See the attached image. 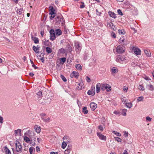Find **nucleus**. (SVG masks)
Returning <instances> with one entry per match:
<instances>
[{"mask_svg":"<svg viewBox=\"0 0 154 154\" xmlns=\"http://www.w3.org/2000/svg\"><path fill=\"white\" fill-rule=\"evenodd\" d=\"M32 39L34 41V42L35 44H38L39 43L38 39L36 37H33V36H32Z\"/></svg>","mask_w":154,"mask_h":154,"instance_id":"nucleus-22","label":"nucleus"},{"mask_svg":"<svg viewBox=\"0 0 154 154\" xmlns=\"http://www.w3.org/2000/svg\"><path fill=\"white\" fill-rule=\"evenodd\" d=\"M133 50L134 51V53L136 55H140L141 54V51L138 48L136 47H133Z\"/></svg>","mask_w":154,"mask_h":154,"instance_id":"nucleus-9","label":"nucleus"},{"mask_svg":"<svg viewBox=\"0 0 154 154\" xmlns=\"http://www.w3.org/2000/svg\"><path fill=\"white\" fill-rule=\"evenodd\" d=\"M143 97L142 96H141L140 97H139L137 99V100L138 102H140L142 101L143 100Z\"/></svg>","mask_w":154,"mask_h":154,"instance_id":"nucleus-43","label":"nucleus"},{"mask_svg":"<svg viewBox=\"0 0 154 154\" xmlns=\"http://www.w3.org/2000/svg\"><path fill=\"white\" fill-rule=\"evenodd\" d=\"M116 51L118 53L122 54L125 51V48L123 46L119 45L116 47Z\"/></svg>","mask_w":154,"mask_h":154,"instance_id":"nucleus-2","label":"nucleus"},{"mask_svg":"<svg viewBox=\"0 0 154 154\" xmlns=\"http://www.w3.org/2000/svg\"><path fill=\"white\" fill-rule=\"evenodd\" d=\"M125 60H126L125 57L123 56L120 55H119L116 59V61L120 63H121V61H124Z\"/></svg>","mask_w":154,"mask_h":154,"instance_id":"nucleus-7","label":"nucleus"},{"mask_svg":"<svg viewBox=\"0 0 154 154\" xmlns=\"http://www.w3.org/2000/svg\"><path fill=\"white\" fill-rule=\"evenodd\" d=\"M50 39L53 41L55 38V31L54 29H51L50 31Z\"/></svg>","mask_w":154,"mask_h":154,"instance_id":"nucleus-6","label":"nucleus"},{"mask_svg":"<svg viewBox=\"0 0 154 154\" xmlns=\"http://www.w3.org/2000/svg\"><path fill=\"white\" fill-rule=\"evenodd\" d=\"M88 132L89 133L91 134L92 132V130L91 129H88Z\"/></svg>","mask_w":154,"mask_h":154,"instance_id":"nucleus-59","label":"nucleus"},{"mask_svg":"<svg viewBox=\"0 0 154 154\" xmlns=\"http://www.w3.org/2000/svg\"><path fill=\"white\" fill-rule=\"evenodd\" d=\"M138 88L140 90L143 91L144 90V88L143 86L140 85L138 86Z\"/></svg>","mask_w":154,"mask_h":154,"instance_id":"nucleus-36","label":"nucleus"},{"mask_svg":"<svg viewBox=\"0 0 154 154\" xmlns=\"http://www.w3.org/2000/svg\"><path fill=\"white\" fill-rule=\"evenodd\" d=\"M113 113L114 114H117V115H118V114H119V112H118V111H114L113 112Z\"/></svg>","mask_w":154,"mask_h":154,"instance_id":"nucleus-57","label":"nucleus"},{"mask_svg":"<svg viewBox=\"0 0 154 154\" xmlns=\"http://www.w3.org/2000/svg\"><path fill=\"white\" fill-rule=\"evenodd\" d=\"M69 142V141L68 140L67 141L65 140V141H64L63 140V141L62 143V148L63 149H64L66 148V147L67 145L66 143H68V142Z\"/></svg>","mask_w":154,"mask_h":154,"instance_id":"nucleus-20","label":"nucleus"},{"mask_svg":"<svg viewBox=\"0 0 154 154\" xmlns=\"http://www.w3.org/2000/svg\"><path fill=\"white\" fill-rule=\"evenodd\" d=\"M55 33L57 35L59 36L62 34L61 31L59 29H57L55 30Z\"/></svg>","mask_w":154,"mask_h":154,"instance_id":"nucleus-25","label":"nucleus"},{"mask_svg":"<svg viewBox=\"0 0 154 154\" xmlns=\"http://www.w3.org/2000/svg\"><path fill=\"white\" fill-rule=\"evenodd\" d=\"M146 88L147 89L151 91H153L154 90V88L153 86L150 84H147L146 85Z\"/></svg>","mask_w":154,"mask_h":154,"instance_id":"nucleus-15","label":"nucleus"},{"mask_svg":"<svg viewBox=\"0 0 154 154\" xmlns=\"http://www.w3.org/2000/svg\"><path fill=\"white\" fill-rule=\"evenodd\" d=\"M97 134L98 137L100 140L105 141L106 140V136L102 134L101 133L97 132Z\"/></svg>","mask_w":154,"mask_h":154,"instance_id":"nucleus-8","label":"nucleus"},{"mask_svg":"<svg viewBox=\"0 0 154 154\" xmlns=\"http://www.w3.org/2000/svg\"><path fill=\"white\" fill-rule=\"evenodd\" d=\"M41 60L43 63H44L45 61L44 58V57H42L41 59Z\"/></svg>","mask_w":154,"mask_h":154,"instance_id":"nucleus-63","label":"nucleus"},{"mask_svg":"<svg viewBox=\"0 0 154 154\" xmlns=\"http://www.w3.org/2000/svg\"><path fill=\"white\" fill-rule=\"evenodd\" d=\"M90 107L92 110H94L97 107V104L94 103H91L90 104Z\"/></svg>","mask_w":154,"mask_h":154,"instance_id":"nucleus-11","label":"nucleus"},{"mask_svg":"<svg viewBox=\"0 0 154 154\" xmlns=\"http://www.w3.org/2000/svg\"><path fill=\"white\" fill-rule=\"evenodd\" d=\"M123 90L124 91H127V89H128V88H126V87H125H125H124L123 88Z\"/></svg>","mask_w":154,"mask_h":154,"instance_id":"nucleus-61","label":"nucleus"},{"mask_svg":"<svg viewBox=\"0 0 154 154\" xmlns=\"http://www.w3.org/2000/svg\"><path fill=\"white\" fill-rule=\"evenodd\" d=\"M96 14H97V15H100V14H101V13L100 12H99L97 9H96Z\"/></svg>","mask_w":154,"mask_h":154,"instance_id":"nucleus-56","label":"nucleus"},{"mask_svg":"<svg viewBox=\"0 0 154 154\" xmlns=\"http://www.w3.org/2000/svg\"><path fill=\"white\" fill-rule=\"evenodd\" d=\"M114 138L118 142H121L122 141V139L119 137H115Z\"/></svg>","mask_w":154,"mask_h":154,"instance_id":"nucleus-42","label":"nucleus"},{"mask_svg":"<svg viewBox=\"0 0 154 154\" xmlns=\"http://www.w3.org/2000/svg\"><path fill=\"white\" fill-rule=\"evenodd\" d=\"M24 140L27 143H28L30 141L29 139L27 137H25L24 138Z\"/></svg>","mask_w":154,"mask_h":154,"instance_id":"nucleus-40","label":"nucleus"},{"mask_svg":"<svg viewBox=\"0 0 154 154\" xmlns=\"http://www.w3.org/2000/svg\"><path fill=\"white\" fill-rule=\"evenodd\" d=\"M86 78V80L88 82H89L91 81V79L90 78H89L88 76H87Z\"/></svg>","mask_w":154,"mask_h":154,"instance_id":"nucleus-51","label":"nucleus"},{"mask_svg":"<svg viewBox=\"0 0 154 154\" xmlns=\"http://www.w3.org/2000/svg\"><path fill=\"white\" fill-rule=\"evenodd\" d=\"M44 121L46 122H49L50 119V118L48 117V118L46 119L45 117L44 118H43L42 119Z\"/></svg>","mask_w":154,"mask_h":154,"instance_id":"nucleus-39","label":"nucleus"},{"mask_svg":"<svg viewBox=\"0 0 154 154\" xmlns=\"http://www.w3.org/2000/svg\"><path fill=\"white\" fill-rule=\"evenodd\" d=\"M101 84L98 83L96 85V92L97 93H98L100 91V88H101Z\"/></svg>","mask_w":154,"mask_h":154,"instance_id":"nucleus-18","label":"nucleus"},{"mask_svg":"<svg viewBox=\"0 0 154 154\" xmlns=\"http://www.w3.org/2000/svg\"><path fill=\"white\" fill-rule=\"evenodd\" d=\"M75 67L76 68L79 70H81L82 69V66L79 64H76Z\"/></svg>","mask_w":154,"mask_h":154,"instance_id":"nucleus-28","label":"nucleus"},{"mask_svg":"<svg viewBox=\"0 0 154 154\" xmlns=\"http://www.w3.org/2000/svg\"><path fill=\"white\" fill-rule=\"evenodd\" d=\"M75 47L76 52L79 53L82 48L81 44L78 42H75Z\"/></svg>","mask_w":154,"mask_h":154,"instance_id":"nucleus-4","label":"nucleus"},{"mask_svg":"<svg viewBox=\"0 0 154 154\" xmlns=\"http://www.w3.org/2000/svg\"><path fill=\"white\" fill-rule=\"evenodd\" d=\"M29 75L30 76L32 77L34 75V74L32 72H30L29 73Z\"/></svg>","mask_w":154,"mask_h":154,"instance_id":"nucleus-60","label":"nucleus"},{"mask_svg":"<svg viewBox=\"0 0 154 154\" xmlns=\"http://www.w3.org/2000/svg\"><path fill=\"white\" fill-rule=\"evenodd\" d=\"M131 65L134 67H135L136 66L137 64L134 62H132L131 63Z\"/></svg>","mask_w":154,"mask_h":154,"instance_id":"nucleus-53","label":"nucleus"},{"mask_svg":"<svg viewBox=\"0 0 154 154\" xmlns=\"http://www.w3.org/2000/svg\"><path fill=\"white\" fill-rule=\"evenodd\" d=\"M35 150V148L32 147H31L29 148V152H30V154H32V152L33 150Z\"/></svg>","mask_w":154,"mask_h":154,"instance_id":"nucleus-37","label":"nucleus"},{"mask_svg":"<svg viewBox=\"0 0 154 154\" xmlns=\"http://www.w3.org/2000/svg\"><path fill=\"white\" fill-rule=\"evenodd\" d=\"M144 53L147 57H149L151 56V53L149 51H148L147 50H144Z\"/></svg>","mask_w":154,"mask_h":154,"instance_id":"nucleus-32","label":"nucleus"},{"mask_svg":"<svg viewBox=\"0 0 154 154\" xmlns=\"http://www.w3.org/2000/svg\"><path fill=\"white\" fill-rule=\"evenodd\" d=\"M3 119L2 116L0 117V123H2L3 122Z\"/></svg>","mask_w":154,"mask_h":154,"instance_id":"nucleus-54","label":"nucleus"},{"mask_svg":"<svg viewBox=\"0 0 154 154\" xmlns=\"http://www.w3.org/2000/svg\"><path fill=\"white\" fill-rule=\"evenodd\" d=\"M5 152L6 154H11L10 151L7 148V147L6 146L5 147Z\"/></svg>","mask_w":154,"mask_h":154,"instance_id":"nucleus-27","label":"nucleus"},{"mask_svg":"<svg viewBox=\"0 0 154 154\" xmlns=\"http://www.w3.org/2000/svg\"><path fill=\"white\" fill-rule=\"evenodd\" d=\"M60 77L64 82H66V81L67 80H66V79L63 75H61Z\"/></svg>","mask_w":154,"mask_h":154,"instance_id":"nucleus-41","label":"nucleus"},{"mask_svg":"<svg viewBox=\"0 0 154 154\" xmlns=\"http://www.w3.org/2000/svg\"><path fill=\"white\" fill-rule=\"evenodd\" d=\"M118 69L115 67H112L111 69V72L112 74H116L118 72Z\"/></svg>","mask_w":154,"mask_h":154,"instance_id":"nucleus-17","label":"nucleus"},{"mask_svg":"<svg viewBox=\"0 0 154 154\" xmlns=\"http://www.w3.org/2000/svg\"><path fill=\"white\" fill-rule=\"evenodd\" d=\"M117 12L118 13V14L120 15H123V13H122L121 10L120 9H118L117 10Z\"/></svg>","mask_w":154,"mask_h":154,"instance_id":"nucleus-47","label":"nucleus"},{"mask_svg":"<svg viewBox=\"0 0 154 154\" xmlns=\"http://www.w3.org/2000/svg\"><path fill=\"white\" fill-rule=\"evenodd\" d=\"M128 132L125 131L124 134V135L125 136V137H127L128 136Z\"/></svg>","mask_w":154,"mask_h":154,"instance_id":"nucleus-55","label":"nucleus"},{"mask_svg":"<svg viewBox=\"0 0 154 154\" xmlns=\"http://www.w3.org/2000/svg\"><path fill=\"white\" fill-rule=\"evenodd\" d=\"M85 7V5L84 3H83L80 6V8H83Z\"/></svg>","mask_w":154,"mask_h":154,"instance_id":"nucleus-58","label":"nucleus"},{"mask_svg":"<svg viewBox=\"0 0 154 154\" xmlns=\"http://www.w3.org/2000/svg\"><path fill=\"white\" fill-rule=\"evenodd\" d=\"M46 50L48 54L51 53L52 51V50L51 49L48 47H47L46 48Z\"/></svg>","mask_w":154,"mask_h":154,"instance_id":"nucleus-31","label":"nucleus"},{"mask_svg":"<svg viewBox=\"0 0 154 154\" xmlns=\"http://www.w3.org/2000/svg\"><path fill=\"white\" fill-rule=\"evenodd\" d=\"M108 14L110 17L114 18L116 17V14L113 12L109 11L108 12Z\"/></svg>","mask_w":154,"mask_h":154,"instance_id":"nucleus-21","label":"nucleus"},{"mask_svg":"<svg viewBox=\"0 0 154 154\" xmlns=\"http://www.w3.org/2000/svg\"><path fill=\"white\" fill-rule=\"evenodd\" d=\"M79 76V73L78 72L73 71L70 74V77L71 78L75 77L76 78H78Z\"/></svg>","mask_w":154,"mask_h":154,"instance_id":"nucleus-10","label":"nucleus"},{"mask_svg":"<svg viewBox=\"0 0 154 154\" xmlns=\"http://www.w3.org/2000/svg\"><path fill=\"white\" fill-rule=\"evenodd\" d=\"M146 119L148 120L150 122L151 121L152 119L149 116H147L146 117Z\"/></svg>","mask_w":154,"mask_h":154,"instance_id":"nucleus-52","label":"nucleus"},{"mask_svg":"<svg viewBox=\"0 0 154 154\" xmlns=\"http://www.w3.org/2000/svg\"><path fill=\"white\" fill-rule=\"evenodd\" d=\"M42 92L40 91L38 92L37 94V95L38 98L41 97L42 96Z\"/></svg>","mask_w":154,"mask_h":154,"instance_id":"nucleus-38","label":"nucleus"},{"mask_svg":"<svg viewBox=\"0 0 154 154\" xmlns=\"http://www.w3.org/2000/svg\"><path fill=\"white\" fill-rule=\"evenodd\" d=\"M88 112V111L87 110V107L86 106H85L83 108L82 112L84 114H87Z\"/></svg>","mask_w":154,"mask_h":154,"instance_id":"nucleus-26","label":"nucleus"},{"mask_svg":"<svg viewBox=\"0 0 154 154\" xmlns=\"http://www.w3.org/2000/svg\"><path fill=\"white\" fill-rule=\"evenodd\" d=\"M60 59L63 63H64L66 61V58L65 57L62 58H60Z\"/></svg>","mask_w":154,"mask_h":154,"instance_id":"nucleus-49","label":"nucleus"},{"mask_svg":"<svg viewBox=\"0 0 154 154\" xmlns=\"http://www.w3.org/2000/svg\"><path fill=\"white\" fill-rule=\"evenodd\" d=\"M21 130L20 129H18L16 130H15L14 131L15 134H17L18 135H19L20 136H21Z\"/></svg>","mask_w":154,"mask_h":154,"instance_id":"nucleus-29","label":"nucleus"},{"mask_svg":"<svg viewBox=\"0 0 154 154\" xmlns=\"http://www.w3.org/2000/svg\"><path fill=\"white\" fill-rule=\"evenodd\" d=\"M119 42L120 43L124 45H126L127 44V43L125 41L123 37H121L120 39Z\"/></svg>","mask_w":154,"mask_h":154,"instance_id":"nucleus-13","label":"nucleus"},{"mask_svg":"<svg viewBox=\"0 0 154 154\" xmlns=\"http://www.w3.org/2000/svg\"><path fill=\"white\" fill-rule=\"evenodd\" d=\"M84 88L83 83L80 82L78 85V87L76 88V90H79Z\"/></svg>","mask_w":154,"mask_h":154,"instance_id":"nucleus-14","label":"nucleus"},{"mask_svg":"<svg viewBox=\"0 0 154 154\" xmlns=\"http://www.w3.org/2000/svg\"><path fill=\"white\" fill-rule=\"evenodd\" d=\"M46 115L44 113H42L40 114V116L42 119H43V118H44L45 117V116Z\"/></svg>","mask_w":154,"mask_h":154,"instance_id":"nucleus-45","label":"nucleus"},{"mask_svg":"<svg viewBox=\"0 0 154 154\" xmlns=\"http://www.w3.org/2000/svg\"><path fill=\"white\" fill-rule=\"evenodd\" d=\"M126 106L128 108H130L132 106V104L130 103H126Z\"/></svg>","mask_w":154,"mask_h":154,"instance_id":"nucleus-33","label":"nucleus"},{"mask_svg":"<svg viewBox=\"0 0 154 154\" xmlns=\"http://www.w3.org/2000/svg\"><path fill=\"white\" fill-rule=\"evenodd\" d=\"M95 89L94 86H92L90 90L88 91V94L89 95L93 96L95 94Z\"/></svg>","mask_w":154,"mask_h":154,"instance_id":"nucleus-5","label":"nucleus"},{"mask_svg":"<svg viewBox=\"0 0 154 154\" xmlns=\"http://www.w3.org/2000/svg\"><path fill=\"white\" fill-rule=\"evenodd\" d=\"M66 49L69 52H71L72 51V48L69 45H67L66 47Z\"/></svg>","mask_w":154,"mask_h":154,"instance_id":"nucleus-34","label":"nucleus"},{"mask_svg":"<svg viewBox=\"0 0 154 154\" xmlns=\"http://www.w3.org/2000/svg\"><path fill=\"white\" fill-rule=\"evenodd\" d=\"M107 26L110 27L114 31H116V30L115 26L112 22H110L109 23H107Z\"/></svg>","mask_w":154,"mask_h":154,"instance_id":"nucleus-12","label":"nucleus"},{"mask_svg":"<svg viewBox=\"0 0 154 154\" xmlns=\"http://www.w3.org/2000/svg\"><path fill=\"white\" fill-rule=\"evenodd\" d=\"M114 134H116L117 136H120L121 135V134L117 132L116 131L115 132V131H114Z\"/></svg>","mask_w":154,"mask_h":154,"instance_id":"nucleus-48","label":"nucleus"},{"mask_svg":"<svg viewBox=\"0 0 154 154\" xmlns=\"http://www.w3.org/2000/svg\"><path fill=\"white\" fill-rule=\"evenodd\" d=\"M98 128L101 131H102L103 130V126L101 125H99L98 126Z\"/></svg>","mask_w":154,"mask_h":154,"instance_id":"nucleus-46","label":"nucleus"},{"mask_svg":"<svg viewBox=\"0 0 154 154\" xmlns=\"http://www.w3.org/2000/svg\"><path fill=\"white\" fill-rule=\"evenodd\" d=\"M118 31L119 34H125V32L123 29H119Z\"/></svg>","mask_w":154,"mask_h":154,"instance_id":"nucleus-35","label":"nucleus"},{"mask_svg":"<svg viewBox=\"0 0 154 154\" xmlns=\"http://www.w3.org/2000/svg\"><path fill=\"white\" fill-rule=\"evenodd\" d=\"M35 131L38 133H39L41 131V128L38 125H35L34 127Z\"/></svg>","mask_w":154,"mask_h":154,"instance_id":"nucleus-19","label":"nucleus"},{"mask_svg":"<svg viewBox=\"0 0 154 154\" xmlns=\"http://www.w3.org/2000/svg\"><path fill=\"white\" fill-rule=\"evenodd\" d=\"M127 111V109H122V114L123 116H125L126 115V112Z\"/></svg>","mask_w":154,"mask_h":154,"instance_id":"nucleus-30","label":"nucleus"},{"mask_svg":"<svg viewBox=\"0 0 154 154\" xmlns=\"http://www.w3.org/2000/svg\"><path fill=\"white\" fill-rule=\"evenodd\" d=\"M63 140L65 141V140L67 141V140L69 141V138L67 136H64L63 138Z\"/></svg>","mask_w":154,"mask_h":154,"instance_id":"nucleus-44","label":"nucleus"},{"mask_svg":"<svg viewBox=\"0 0 154 154\" xmlns=\"http://www.w3.org/2000/svg\"><path fill=\"white\" fill-rule=\"evenodd\" d=\"M49 8L50 11V14L51 15L54 14H55L54 11H55V10L54 9L53 7L50 6L49 7Z\"/></svg>","mask_w":154,"mask_h":154,"instance_id":"nucleus-16","label":"nucleus"},{"mask_svg":"<svg viewBox=\"0 0 154 154\" xmlns=\"http://www.w3.org/2000/svg\"><path fill=\"white\" fill-rule=\"evenodd\" d=\"M111 35L114 38H116V35L115 33L114 32H112Z\"/></svg>","mask_w":154,"mask_h":154,"instance_id":"nucleus-50","label":"nucleus"},{"mask_svg":"<svg viewBox=\"0 0 154 154\" xmlns=\"http://www.w3.org/2000/svg\"><path fill=\"white\" fill-rule=\"evenodd\" d=\"M40 47H36L35 46H33L32 47V48L33 51L36 53H38V51H37L38 50H39V49Z\"/></svg>","mask_w":154,"mask_h":154,"instance_id":"nucleus-23","label":"nucleus"},{"mask_svg":"<svg viewBox=\"0 0 154 154\" xmlns=\"http://www.w3.org/2000/svg\"><path fill=\"white\" fill-rule=\"evenodd\" d=\"M36 150L37 152H38L40 151V148L38 146H36Z\"/></svg>","mask_w":154,"mask_h":154,"instance_id":"nucleus-62","label":"nucleus"},{"mask_svg":"<svg viewBox=\"0 0 154 154\" xmlns=\"http://www.w3.org/2000/svg\"><path fill=\"white\" fill-rule=\"evenodd\" d=\"M50 154H58V153L57 152H50Z\"/></svg>","mask_w":154,"mask_h":154,"instance_id":"nucleus-64","label":"nucleus"},{"mask_svg":"<svg viewBox=\"0 0 154 154\" xmlns=\"http://www.w3.org/2000/svg\"><path fill=\"white\" fill-rule=\"evenodd\" d=\"M16 150L17 152H22V146L20 143L17 142L15 144Z\"/></svg>","mask_w":154,"mask_h":154,"instance_id":"nucleus-3","label":"nucleus"},{"mask_svg":"<svg viewBox=\"0 0 154 154\" xmlns=\"http://www.w3.org/2000/svg\"><path fill=\"white\" fill-rule=\"evenodd\" d=\"M23 12V8H20L17 9V13L19 15H20Z\"/></svg>","mask_w":154,"mask_h":154,"instance_id":"nucleus-24","label":"nucleus"},{"mask_svg":"<svg viewBox=\"0 0 154 154\" xmlns=\"http://www.w3.org/2000/svg\"><path fill=\"white\" fill-rule=\"evenodd\" d=\"M101 90L103 91L106 90L107 91H109L111 90V88L108 84H101Z\"/></svg>","mask_w":154,"mask_h":154,"instance_id":"nucleus-1","label":"nucleus"}]
</instances>
